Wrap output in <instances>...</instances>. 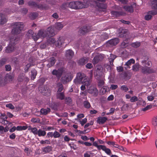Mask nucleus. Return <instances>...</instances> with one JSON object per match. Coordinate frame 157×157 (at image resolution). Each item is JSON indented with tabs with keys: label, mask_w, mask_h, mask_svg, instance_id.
<instances>
[{
	"label": "nucleus",
	"mask_w": 157,
	"mask_h": 157,
	"mask_svg": "<svg viewBox=\"0 0 157 157\" xmlns=\"http://www.w3.org/2000/svg\"><path fill=\"white\" fill-rule=\"evenodd\" d=\"M109 36L106 33H104L101 36V39L102 40H104L105 39H107L108 38Z\"/></svg>",
	"instance_id": "obj_46"
},
{
	"label": "nucleus",
	"mask_w": 157,
	"mask_h": 157,
	"mask_svg": "<svg viewBox=\"0 0 157 157\" xmlns=\"http://www.w3.org/2000/svg\"><path fill=\"white\" fill-rule=\"evenodd\" d=\"M50 59V63H51V64H52V65L53 66L56 62V59L54 57H53L51 58Z\"/></svg>",
	"instance_id": "obj_63"
},
{
	"label": "nucleus",
	"mask_w": 157,
	"mask_h": 157,
	"mask_svg": "<svg viewBox=\"0 0 157 157\" xmlns=\"http://www.w3.org/2000/svg\"><path fill=\"white\" fill-rule=\"evenodd\" d=\"M131 102H134L138 101V98L136 96H134L131 98L130 99Z\"/></svg>",
	"instance_id": "obj_60"
},
{
	"label": "nucleus",
	"mask_w": 157,
	"mask_h": 157,
	"mask_svg": "<svg viewBox=\"0 0 157 157\" xmlns=\"http://www.w3.org/2000/svg\"><path fill=\"white\" fill-rule=\"evenodd\" d=\"M150 4L152 5L151 8L152 9L157 10V1L155 0L151 1L149 3Z\"/></svg>",
	"instance_id": "obj_32"
},
{
	"label": "nucleus",
	"mask_w": 157,
	"mask_h": 157,
	"mask_svg": "<svg viewBox=\"0 0 157 157\" xmlns=\"http://www.w3.org/2000/svg\"><path fill=\"white\" fill-rule=\"evenodd\" d=\"M11 25L13 28L11 31L12 33L16 35L20 33L24 27V24L21 22L13 23Z\"/></svg>",
	"instance_id": "obj_2"
},
{
	"label": "nucleus",
	"mask_w": 157,
	"mask_h": 157,
	"mask_svg": "<svg viewBox=\"0 0 157 157\" xmlns=\"http://www.w3.org/2000/svg\"><path fill=\"white\" fill-rule=\"evenodd\" d=\"M141 70L142 73L144 74H150L155 72V71L153 69L147 67H142Z\"/></svg>",
	"instance_id": "obj_11"
},
{
	"label": "nucleus",
	"mask_w": 157,
	"mask_h": 157,
	"mask_svg": "<svg viewBox=\"0 0 157 157\" xmlns=\"http://www.w3.org/2000/svg\"><path fill=\"white\" fill-rule=\"evenodd\" d=\"M135 62V60L134 59H131L126 63L125 65L127 66H129V65H131V63H134Z\"/></svg>",
	"instance_id": "obj_48"
},
{
	"label": "nucleus",
	"mask_w": 157,
	"mask_h": 157,
	"mask_svg": "<svg viewBox=\"0 0 157 157\" xmlns=\"http://www.w3.org/2000/svg\"><path fill=\"white\" fill-rule=\"evenodd\" d=\"M101 149L104 151L105 152L109 155H110L111 153V151L108 148H107L104 145L101 146Z\"/></svg>",
	"instance_id": "obj_35"
},
{
	"label": "nucleus",
	"mask_w": 157,
	"mask_h": 157,
	"mask_svg": "<svg viewBox=\"0 0 157 157\" xmlns=\"http://www.w3.org/2000/svg\"><path fill=\"white\" fill-rule=\"evenodd\" d=\"M56 95L57 99L63 100L65 98V96L64 92H57Z\"/></svg>",
	"instance_id": "obj_23"
},
{
	"label": "nucleus",
	"mask_w": 157,
	"mask_h": 157,
	"mask_svg": "<svg viewBox=\"0 0 157 157\" xmlns=\"http://www.w3.org/2000/svg\"><path fill=\"white\" fill-rule=\"evenodd\" d=\"M26 36L28 38H32L35 41H36L37 40V37H36V33H34L32 30H29L27 33Z\"/></svg>",
	"instance_id": "obj_9"
},
{
	"label": "nucleus",
	"mask_w": 157,
	"mask_h": 157,
	"mask_svg": "<svg viewBox=\"0 0 157 157\" xmlns=\"http://www.w3.org/2000/svg\"><path fill=\"white\" fill-rule=\"evenodd\" d=\"M74 55V52L71 50H68L66 52L65 56L67 59H70Z\"/></svg>",
	"instance_id": "obj_17"
},
{
	"label": "nucleus",
	"mask_w": 157,
	"mask_h": 157,
	"mask_svg": "<svg viewBox=\"0 0 157 157\" xmlns=\"http://www.w3.org/2000/svg\"><path fill=\"white\" fill-rule=\"evenodd\" d=\"M31 65L32 64L30 63H28L25 66L24 70L25 73H26L28 71L29 69L31 66Z\"/></svg>",
	"instance_id": "obj_51"
},
{
	"label": "nucleus",
	"mask_w": 157,
	"mask_h": 157,
	"mask_svg": "<svg viewBox=\"0 0 157 157\" xmlns=\"http://www.w3.org/2000/svg\"><path fill=\"white\" fill-rule=\"evenodd\" d=\"M39 90L43 95H47V93L49 92V90L47 88V86H40L39 87Z\"/></svg>",
	"instance_id": "obj_15"
},
{
	"label": "nucleus",
	"mask_w": 157,
	"mask_h": 157,
	"mask_svg": "<svg viewBox=\"0 0 157 157\" xmlns=\"http://www.w3.org/2000/svg\"><path fill=\"white\" fill-rule=\"evenodd\" d=\"M89 2L88 0H83V2L77 1L76 10L86 8L89 6Z\"/></svg>",
	"instance_id": "obj_4"
},
{
	"label": "nucleus",
	"mask_w": 157,
	"mask_h": 157,
	"mask_svg": "<svg viewBox=\"0 0 157 157\" xmlns=\"http://www.w3.org/2000/svg\"><path fill=\"white\" fill-rule=\"evenodd\" d=\"M48 44V43L47 42L42 43L40 45V47L41 49H44L46 47Z\"/></svg>",
	"instance_id": "obj_62"
},
{
	"label": "nucleus",
	"mask_w": 157,
	"mask_h": 157,
	"mask_svg": "<svg viewBox=\"0 0 157 157\" xmlns=\"http://www.w3.org/2000/svg\"><path fill=\"white\" fill-rule=\"evenodd\" d=\"M25 76V75L23 73L20 74L18 77L17 79L18 82H21L24 81Z\"/></svg>",
	"instance_id": "obj_39"
},
{
	"label": "nucleus",
	"mask_w": 157,
	"mask_h": 157,
	"mask_svg": "<svg viewBox=\"0 0 157 157\" xmlns=\"http://www.w3.org/2000/svg\"><path fill=\"white\" fill-rule=\"evenodd\" d=\"M152 124L155 126H157V118L154 117L152 120Z\"/></svg>",
	"instance_id": "obj_59"
},
{
	"label": "nucleus",
	"mask_w": 157,
	"mask_h": 157,
	"mask_svg": "<svg viewBox=\"0 0 157 157\" xmlns=\"http://www.w3.org/2000/svg\"><path fill=\"white\" fill-rule=\"evenodd\" d=\"M52 147L51 146H48L42 148V151L44 153H48L52 150Z\"/></svg>",
	"instance_id": "obj_31"
},
{
	"label": "nucleus",
	"mask_w": 157,
	"mask_h": 157,
	"mask_svg": "<svg viewBox=\"0 0 157 157\" xmlns=\"http://www.w3.org/2000/svg\"><path fill=\"white\" fill-rule=\"evenodd\" d=\"M56 86L58 88V90L57 92H61L64 89L62 83L60 82L57 83Z\"/></svg>",
	"instance_id": "obj_27"
},
{
	"label": "nucleus",
	"mask_w": 157,
	"mask_h": 157,
	"mask_svg": "<svg viewBox=\"0 0 157 157\" xmlns=\"http://www.w3.org/2000/svg\"><path fill=\"white\" fill-rule=\"evenodd\" d=\"M93 145L95 147H97L98 149L99 150L101 149V146H102V145H98V144L96 142H94L93 143Z\"/></svg>",
	"instance_id": "obj_57"
},
{
	"label": "nucleus",
	"mask_w": 157,
	"mask_h": 157,
	"mask_svg": "<svg viewBox=\"0 0 157 157\" xmlns=\"http://www.w3.org/2000/svg\"><path fill=\"white\" fill-rule=\"evenodd\" d=\"M65 37L63 36H59L56 42V46L58 47H61L63 44L65 43Z\"/></svg>",
	"instance_id": "obj_10"
},
{
	"label": "nucleus",
	"mask_w": 157,
	"mask_h": 157,
	"mask_svg": "<svg viewBox=\"0 0 157 157\" xmlns=\"http://www.w3.org/2000/svg\"><path fill=\"white\" fill-rule=\"evenodd\" d=\"M73 77L72 75L70 73H68L64 76H62L60 79L62 82L63 84L71 81Z\"/></svg>",
	"instance_id": "obj_5"
},
{
	"label": "nucleus",
	"mask_w": 157,
	"mask_h": 157,
	"mask_svg": "<svg viewBox=\"0 0 157 157\" xmlns=\"http://www.w3.org/2000/svg\"><path fill=\"white\" fill-rule=\"evenodd\" d=\"M28 5L29 6H32L34 8H38L39 4H37L36 3L33 1L29 2L28 3Z\"/></svg>",
	"instance_id": "obj_37"
},
{
	"label": "nucleus",
	"mask_w": 157,
	"mask_h": 157,
	"mask_svg": "<svg viewBox=\"0 0 157 157\" xmlns=\"http://www.w3.org/2000/svg\"><path fill=\"white\" fill-rule=\"evenodd\" d=\"M92 30L91 27L89 25H85L81 28L78 31L80 35H83Z\"/></svg>",
	"instance_id": "obj_6"
},
{
	"label": "nucleus",
	"mask_w": 157,
	"mask_h": 157,
	"mask_svg": "<svg viewBox=\"0 0 157 157\" xmlns=\"http://www.w3.org/2000/svg\"><path fill=\"white\" fill-rule=\"evenodd\" d=\"M24 151L26 153L27 155H30V153L32 152V151L29 149L28 147H26L24 150Z\"/></svg>",
	"instance_id": "obj_54"
},
{
	"label": "nucleus",
	"mask_w": 157,
	"mask_h": 157,
	"mask_svg": "<svg viewBox=\"0 0 157 157\" xmlns=\"http://www.w3.org/2000/svg\"><path fill=\"white\" fill-rule=\"evenodd\" d=\"M19 38L17 36H13L10 39V43L6 49L7 53H11L13 51L15 48V45L17 43Z\"/></svg>",
	"instance_id": "obj_3"
},
{
	"label": "nucleus",
	"mask_w": 157,
	"mask_h": 157,
	"mask_svg": "<svg viewBox=\"0 0 157 157\" xmlns=\"http://www.w3.org/2000/svg\"><path fill=\"white\" fill-rule=\"evenodd\" d=\"M52 75H55L58 78H59L61 76L62 73L60 71L54 70L52 72Z\"/></svg>",
	"instance_id": "obj_28"
},
{
	"label": "nucleus",
	"mask_w": 157,
	"mask_h": 157,
	"mask_svg": "<svg viewBox=\"0 0 157 157\" xmlns=\"http://www.w3.org/2000/svg\"><path fill=\"white\" fill-rule=\"evenodd\" d=\"M6 71H10L11 69V67L10 65H6L5 66Z\"/></svg>",
	"instance_id": "obj_64"
},
{
	"label": "nucleus",
	"mask_w": 157,
	"mask_h": 157,
	"mask_svg": "<svg viewBox=\"0 0 157 157\" xmlns=\"http://www.w3.org/2000/svg\"><path fill=\"white\" fill-rule=\"evenodd\" d=\"M65 103L68 105H70L72 104V100L71 98L69 97H66L65 98Z\"/></svg>",
	"instance_id": "obj_41"
},
{
	"label": "nucleus",
	"mask_w": 157,
	"mask_h": 157,
	"mask_svg": "<svg viewBox=\"0 0 157 157\" xmlns=\"http://www.w3.org/2000/svg\"><path fill=\"white\" fill-rule=\"evenodd\" d=\"M88 61V58L86 57H84L80 59L78 62V64L79 65L83 66L87 63Z\"/></svg>",
	"instance_id": "obj_13"
},
{
	"label": "nucleus",
	"mask_w": 157,
	"mask_h": 157,
	"mask_svg": "<svg viewBox=\"0 0 157 157\" xmlns=\"http://www.w3.org/2000/svg\"><path fill=\"white\" fill-rule=\"evenodd\" d=\"M111 14L116 17H118L121 16H125L126 15L125 13L122 11H112L111 12Z\"/></svg>",
	"instance_id": "obj_16"
},
{
	"label": "nucleus",
	"mask_w": 157,
	"mask_h": 157,
	"mask_svg": "<svg viewBox=\"0 0 157 157\" xmlns=\"http://www.w3.org/2000/svg\"><path fill=\"white\" fill-rule=\"evenodd\" d=\"M148 14L152 15H155L157 14V10H153L149 11L148 13Z\"/></svg>",
	"instance_id": "obj_53"
},
{
	"label": "nucleus",
	"mask_w": 157,
	"mask_h": 157,
	"mask_svg": "<svg viewBox=\"0 0 157 157\" xmlns=\"http://www.w3.org/2000/svg\"><path fill=\"white\" fill-rule=\"evenodd\" d=\"M117 56L114 55L111 53L109 58V60L111 65L113 66V62L114 60L117 58Z\"/></svg>",
	"instance_id": "obj_24"
},
{
	"label": "nucleus",
	"mask_w": 157,
	"mask_h": 157,
	"mask_svg": "<svg viewBox=\"0 0 157 157\" xmlns=\"http://www.w3.org/2000/svg\"><path fill=\"white\" fill-rule=\"evenodd\" d=\"M13 78V76L11 73L7 74L5 76V79L6 80V82L7 81H12Z\"/></svg>",
	"instance_id": "obj_26"
},
{
	"label": "nucleus",
	"mask_w": 157,
	"mask_h": 157,
	"mask_svg": "<svg viewBox=\"0 0 157 157\" xmlns=\"http://www.w3.org/2000/svg\"><path fill=\"white\" fill-rule=\"evenodd\" d=\"M89 130V128H87L86 130H85L83 131H81L80 130H76L75 131L78 133L82 134H85L86 133V132L87 130Z\"/></svg>",
	"instance_id": "obj_58"
},
{
	"label": "nucleus",
	"mask_w": 157,
	"mask_h": 157,
	"mask_svg": "<svg viewBox=\"0 0 157 157\" xmlns=\"http://www.w3.org/2000/svg\"><path fill=\"white\" fill-rule=\"evenodd\" d=\"M38 14L36 12H33L30 13L29 15V17L32 20L35 19L38 16Z\"/></svg>",
	"instance_id": "obj_36"
},
{
	"label": "nucleus",
	"mask_w": 157,
	"mask_h": 157,
	"mask_svg": "<svg viewBox=\"0 0 157 157\" xmlns=\"http://www.w3.org/2000/svg\"><path fill=\"white\" fill-rule=\"evenodd\" d=\"M84 106L85 108L88 109L91 106L90 103L88 101H85L83 102Z\"/></svg>",
	"instance_id": "obj_49"
},
{
	"label": "nucleus",
	"mask_w": 157,
	"mask_h": 157,
	"mask_svg": "<svg viewBox=\"0 0 157 157\" xmlns=\"http://www.w3.org/2000/svg\"><path fill=\"white\" fill-rule=\"evenodd\" d=\"M7 59L6 58H3L0 60V67H2L6 64Z\"/></svg>",
	"instance_id": "obj_50"
},
{
	"label": "nucleus",
	"mask_w": 157,
	"mask_h": 157,
	"mask_svg": "<svg viewBox=\"0 0 157 157\" xmlns=\"http://www.w3.org/2000/svg\"><path fill=\"white\" fill-rule=\"evenodd\" d=\"M128 46V44L124 42H122L120 45L121 47L122 48H124Z\"/></svg>",
	"instance_id": "obj_55"
},
{
	"label": "nucleus",
	"mask_w": 157,
	"mask_h": 157,
	"mask_svg": "<svg viewBox=\"0 0 157 157\" xmlns=\"http://www.w3.org/2000/svg\"><path fill=\"white\" fill-rule=\"evenodd\" d=\"M103 59V57L102 55H100L96 56L94 58L93 60V62L94 64L98 63L99 61H101Z\"/></svg>",
	"instance_id": "obj_21"
},
{
	"label": "nucleus",
	"mask_w": 157,
	"mask_h": 157,
	"mask_svg": "<svg viewBox=\"0 0 157 157\" xmlns=\"http://www.w3.org/2000/svg\"><path fill=\"white\" fill-rule=\"evenodd\" d=\"M51 109L49 108L46 109H42L40 111L41 113L43 114L46 115L50 112Z\"/></svg>",
	"instance_id": "obj_34"
},
{
	"label": "nucleus",
	"mask_w": 157,
	"mask_h": 157,
	"mask_svg": "<svg viewBox=\"0 0 157 157\" xmlns=\"http://www.w3.org/2000/svg\"><path fill=\"white\" fill-rule=\"evenodd\" d=\"M129 105L128 104H125L123 105L121 107V110L122 111H125L128 109V108L129 107Z\"/></svg>",
	"instance_id": "obj_47"
},
{
	"label": "nucleus",
	"mask_w": 157,
	"mask_h": 157,
	"mask_svg": "<svg viewBox=\"0 0 157 157\" xmlns=\"http://www.w3.org/2000/svg\"><path fill=\"white\" fill-rule=\"evenodd\" d=\"M47 35L48 36H52L55 35V33L54 29L53 28L48 27L47 31Z\"/></svg>",
	"instance_id": "obj_18"
},
{
	"label": "nucleus",
	"mask_w": 157,
	"mask_h": 157,
	"mask_svg": "<svg viewBox=\"0 0 157 157\" xmlns=\"http://www.w3.org/2000/svg\"><path fill=\"white\" fill-rule=\"evenodd\" d=\"M31 132L35 135H37L38 130L36 128H33Z\"/></svg>",
	"instance_id": "obj_61"
},
{
	"label": "nucleus",
	"mask_w": 157,
	"mask_h": 157,
	"mask_svg": "<svg viewBox=\"0 0 157 157\" xmlns=\"http://www.w3.org/2000/svg\"><path fill=\"white\" fill-rule=\"evenodd\" d=\"M122 75H123L125 79H129L131 76V74L127 72L122 73Z\"/></svg>",
	"instance_id": "obj_40"
},
{
	"label": "nucleus",
	"mask_w": 157,
	"mask_h": 157,
	"mask_svg": "<svg viewBox=\"0 0 157 157\" xmlns=\"http://www.w3.org/2000/svg\"><path fill=\"white\" fill-rule=\"evenodd\" d=\"M129 33L126 29H122L121 31L119 33V36L121 38H126L124 41H127L128 39L129 38Z\"/></svg>",
	"instance_id": "obj_8"
},
{
	"label": "nucleus",
	"mask_w": 157,
	"mask_h": 157,
	"mask_svg": "<svg viewBox=\"0 0 157 157\" xmlns=\"http://www.w3.org/2000/svg\"><path fill=\"white\" fill-rule=\"evenodd\" d=\"M74 82L75 84H81L86 85L88 86L90 85L89 81L86 78L84 74L78 73L77 74L76 78L74 79Z\"/></svg>",
	"instance_id": "obj_1"
},
{
	"label": "nucleus",
	"mask_w": 157,
	"mask_h": 157,
	"mask_svg": "<svg viewBox=\"0 0 157 157\" xmlns=\"http://www.w3.org/2000/svg\"><path fill=\"white\" fill-rule=\"evenodd\" d=\"M47 31L43 29L40 30L39 31L36 37H37V40L40 37L44 38L47 36Z\"/></svg>",
	"instance_id": "obj_12"
},
{
	"label": "nucleus",
	"mask_w": 157,
	"mask_h": 157,
	"mask_svg": "<svg viewBox=\"0 0 157 157\" xmlns=\"http://www.w3.org/2000/svg\"><path fill=\"white\" fill-rule=\"evenodd\" d=\"M55 27L56 29L60 30L63 28V26L61 23L58 22L55 24Z\"/></svg>",
	"instance_id": "obj_38"
},
{
	"label": "nucleus",
	"mask_w": 157,
	"mask_h": 157,
	"mask_svg": "<svg viewBox=\"0 0 157 157\" xmlns=\"http://www.w3.org/2000/svg\"><path fill=\"white\" fill-rule=\"evenodd\" d=\"M31 79L33 80H34L36 78V76L37 75V71L35 69H34L31 71Z\"/></svg>",
	"instance_id": "obj_33"
},
{
	"label": "nucleus",
	"mask_w": 157,
	"mask_h": 157,
	"mask_svg": "<svg viewBox=\"0 0 157 157\" xmlns=\"http://www.w3.org/2000/svg\"><path fill=\"white\" fill-rule=\"evenodd\" d=\"M140 65L138 63H136L133 66L132 69L134 71H137L139 70Z\"/></svg>",
	"instance_id": "obj_52"
},
{
	"label": "nucleus",
	"mask_w": 157,
	"mask_h": 157,
	"mask_svg": "<svg viewBox=\"0 0 157 157\" xmlns=\"http://www.w3.org/2000/svg\"><path fill=\"white\" fill-rule=\"evenodd\" d=\"M6 83V80L5 78L4 79L2 76H0V86H4Z\"/></svg>",
	"instance_id": "obj_44"
},
{
	"label": "nucleus",
	"mask_w": 157,
	"mask_h": 157,
	"mask_svg": "<svg viewBox=\"0 0 157 157\" xmlns=\"http://www.w3.org/2000/svg\"><path fill=\"white\" fill-rule=\"evenodd\" d=\"M94 2L95 3L99 9L105 10L107 8L106 5L105 4L103 3H98L97 1H94Z\"/></svg>",
	"instance_id": "obj_25"
},
{
	"label": "nucleus",
	"mask_w": 157,
	"mask_h": 157,
	"mask_svg": "<svg viewBox=\"0 0 157 157\" xmlns=\"http://www.w3.org/2000/svg\"><path fill=\"white\" fill-rule=\"evenodd\" d=\"M88 92L90 94H93V95L95 97L97 96L98 94V91L97 89L95 87L90 88L88 90Z\"/></svg>",
	"instance_id": "obj_19"
},
{
	"label": "nucleus",
	"mask_w": 157,
	"mask_h": 157,
	"mask_svg": "<svg viewBox=\"0 0 157 157\" xmlns=\"http://www.w3.org/2000/svg\"><path fill=\"white\" fill-rule=\"evenodd\" d=\"M67 7L72 9L76 10L77 1H72L70 2H67L65 4Z\"/></svg>",
	"instance_id": "obj_14"
},
{
	"label": "nucleus",
	"mask_w": 157,
	"mask_h": 157,
	"mask_svg": "<svg viewBox=\"0 0 157 157\" xmlns=\"http://www.w3.org/2000/svg\"><path fill=\"white\" fill-rule=\"evenodd\" d=\"M7 21V19L4 14L0 13V25H3Z\"/></svg>",
	"instance_id": "obj_22"
},
{
	"label": "nucleus",
	"mask_w": 157,
	"mask_h": 157,
	"mask_svg": "<svg viewBox=\"0 0 157 157\" xmlns=\"http://www.w3.org/2000/svg\"><path fill=\"white\" fill-rule=\"evenodd\" d=\"M124 8L126 11L129 13H132L133 12V8L132 6H124Z\"/></svg>",
	"instance_id": "obj_29"
},
{
	"label": "nucleus",
	"mask_w": 157,
	"mask_h": 157,
	"mask_svg": "<svg viewBox=\"0 0 157 157\" xmlns=\"http://www.w3.org/2000/svg\"><path fill=\"white\" fill-rule=\"evenodd\" d=\"M46 132L44 131H43L41 129H39L38 130L37 134L39 136H44L46 135Z\"/></svg>",
	"instance_id": "obj_42"
},
{
	"label": "nucleus",
	"mask_w": 157,
	"mask_h": 157,
	"mask_svg": "<svg viewBox=\"0 0 157 157\" xmlns=\"http://www.w3.org/2000/svg\"><path fill=\"white\" fill-rule=\"evenodd\" d=\"M38 9L42 10H46L49 9V7L46 4H40L38 6Z\"/></svg>",
	"instance_id": "obj_30"
},
{
	"label": "nucleus",
	"mask_w": 157,
	"mask_h": 157,
	"mask_svg": "<svg viewBox=\"0 0 157 157\" xmlns=\"http://www.w3.org/2000/svg\"><path fill=\"white\" fill-rule=\"evenodd\" d=\"M119 42V40L118 38H113L107 41L106 43V46L111 48L117 44Z\"/></svg>",
	"instance_id": "obj_7"
},
{
	"label": "nucleus",
	"mask_w": 157,
	"mask_h": 157,
	"mask_svg": "<svg viewBox=\"0 0 157 157\" xmlns=\"http://www.w3.org/2000/svg\"><path fill=\"white\" fill-rule=\"evenodd\" d=\"M140 45V42H136L132 43L131 44V45L132 47L137 48L139 47Z\"/></svg>",
	"instance_id": "obj_45"
},
{
	"label": "nucleus",
	"mask_w": 157,
	"mask_h": 157,
	"mask_svg": "<svg viewBox=\"0 0 157 157\" xmlns=\"http://www.w3.org/2000/svg\"><path fill=\"white\" fill-rule=\"evenodd\" d=\"M107 120V118L106 117H99L97 118V122L98 124H103Z\"/></svg>",
	"instance_id": "obj_20"
},
{
	"label": "nucleus",
	"mask_w": 157,
	"mask_h": 157,
	"mask_svg": "<svg viewBox=\"0 0 157 157\" xmlns=\"http://www.w3.org/2000/svg\"><path fill=\"white\" fill-rule=\"evenodd\" d=\"M47 42L48 43V44H51L55 43L56 42L55 38L51 37L48 39Z\"/></svg>",
	"instance_id": "obj_43"
},
{
	"label": "nucleus",
	"mask_w": 157,
	"mask_h": 157,
	"mask_svg": "<svg viewBox=\"0 0 157 157\" xmlns=\"http://www.w3.org/2000/svg\"><path fill=\"white\" fill-rule=\"evenodd\" d=\"M152 105H147L144 108L142 109V110L143 111H145L149 109H150L152 107Z\"/></svg>",
	"instance_id": "obj_56"
}]
</instances>
